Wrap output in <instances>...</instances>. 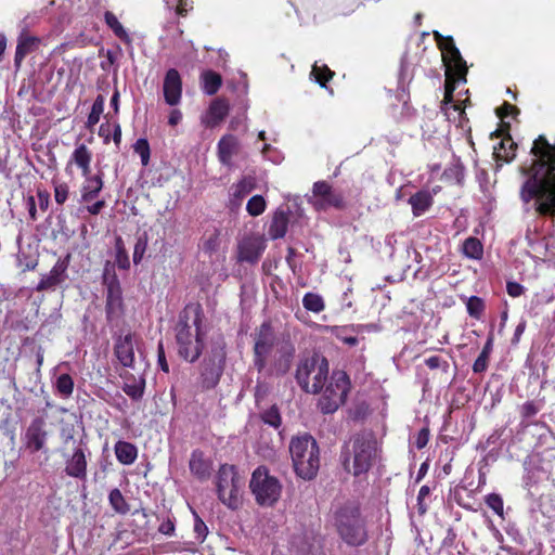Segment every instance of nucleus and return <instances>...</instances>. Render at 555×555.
Masks as SVG:
<instances>
[{
	"label": "nucleus",
	"mask_w": 555,
	"mask_h": 555,
	"mask_svg": "<svg viewBox=\"0 0 555 555\" xmlns=\"http://www.w3.org/2000/svg\"><path fill=\"white\" fill-rule=\"evenodd\" d=\"M530 163L522 164L519 172L526 177L519 196L525 204L535 201V212L541 217H555V143L544 134L534 139Z\"/></svg>",
	"instance_id": "1"
},
{
	"label": "nucleus",
	"mask_w": 555,
	"mask_h": 555,
	"mask_svg": "<svg viewBox=\"0 0 555 555\" xmlns=\"http://www.w3.org/2000/svg\"><path fill=\"white\" fill-rule=\"evenodd\" d=\"M204 311L198 302L188 304L179 313L175 326L178 354L188 362H195L204 349Z\"/></svg>",
	"instance_id": "2"
},
{
	"label": "nucleus",
	"mask_w": 555,
	"mask_h": 555,
	"mask_svg": "<svg viewBox=\"0 0 555 555\" xmlns=\"http://www.w3.org/2000/svg\"><path fill=\"white\" fill-rule=\"evenodd\" d=\"M377 440L370 430H363L350 437L340 452L344 469L358 477L370 470L376 456Z\"/></svg>",
	"instance_id": "3"
},
{
	"label": "nucleus",
	"mask_w": 555,
	"mask_h": 555,
	"mask_svg": "<svg viewBox=\"0 0 555 555\" xmlns=\"http://www.w3.org/2000/svg\"><path fill=\"white\" fill-rule=\"evenodd\" d=\"M333 526L338 537L348 546L359 547L369 541L366 519L356 502L348 501L335 508Z\"/></svg>",
	"instance_id": "4"
},
{
	"label": "nucleus",
	"mask_w": 555,
	"mask_h": 555,
	"mask_svg": "<svg viewBox=\"0 0 555 555\" xmlns=\"http://www.w3.org/2000/svg\"><path fill=\"white\" fill-rule=\"evenodd\" d=\"M289 453L295 474L304 480H312L320 469V448L310 434L295 436L289 442Z\"/></svg>",
	"instance_id": "5"
},
{
	"label": "nucleus",
	"mask_w": 555,
	"mask_h": 555,
	"mask_svg": "<svg viewBox=\"0 0 555 555\" xmlns=\"http://www.w3.org/2000/svg\"><path fill=\"white\" fill-rule=\"evenodd\" d=\"M92 151L85 144L79 143L73 151L66 165V171L72 165H75L85 178L81 186V202L90 203L95 199L104 186V172L99 169L95 175H91Z\"/></svg>",
	"instance_id": "6"
},
{
	"label": "nucleus",
	"mask_w": 555,
	"mask_h": 555,
	"mask_svg": "<svg viewBox=\"0 0 555 555\" xmlns=\"http://www.w3.org/2000/svg\"><path fill=\"white\" fill-rule=\"evenodd\" d=\"M328 370L327 359L314 353L299 363L295 377L305 392L319 393L325 386Z\"/></svg>",
	"instance_id": "7"
},
{
	"label": "nucleus",
	"mask_w": 555,
	"mask_h": 555,
	"mask_svg": "<svg viewBox=\"0 0 555 555\" xmlns=\"http://www.w3.org/2000/svg\"><path fill=\"white\" fill-rule=\"evenodd\" d=\"M350 378L344 371H334L318 401V408L323 414H332L341 406L350 391Z\"/></svg>",
	"instance_id": "8"
},
{
	"label": "nucleus",
	"mask_w": 555,
	"mask_h": 555,
	"mask_svg": "<svg viewBox=\"0 0 555 555\" xmlns=\"http://www.w3.org/2000/svg\"><path fill=\"white\" fill-rule=\"evenodd\" d=\"M249 488L256 502L261 506H273L282 493L280 480L270 475L266 466H259L253 472Z\"/></svg>",
	"instance_id": "9"
},
{
	"label": "nucleus",
	"mask_w": 555,
	"mask_h": 555,
	"mask_svg": "<svg viewBox=\"0 0 555 555\" xmlns=\"http://www.w3.org/2000/svg\"><path fill=\"white\" fill-rule=\"evenodd\" d=\"M225 358V346L220 343L214 344L202 363L198 378V386L202 390L214 389L219 384L223 374Z\"/></svg>",
	"instance_id": "10"
},
{
	"label": "nucleus",
	"mask_w": 555,
	"mask_h": 555,
	"mask_svg": "<svg viewBox=\"0 0 555 555\" xmlns=\"http://www.w3.org/2000/svg\"><path fill=\"white\" fill-rule=\"evenodd\" d=\"M276 336L270 322H263L255 333L253 347V363L258 373L269 365V358L276 350Z\"/></svg>",
	"instance_id": "11"
},
{
	"label": "nucleus",
	"mask_w": 555,
	"mask_h": 555,
	"mask_svg": "<svg viewBox=\"0 0 555 555\" xmlns=\"http://www.w3.org/2000/svg\"><path fill=\"white\" fill-rule=\"evenodd\" d=\"M238 482L240 478L234 465L220 466L216 482L217 495L231 509H236L240 505Z\"/></svg>",
	"instance_id": "12"
},
{
	"label": "nucleus",
	"mask_w": 555,
	"mask_h": 555,
	"mask_svg": "<svg viewBox=\"0 0 555 555\" xmlns=\"http://www.w3.org/2000/svg\"><path fill=\"white\" fill-rule=\"evenodd\" d=\"M106 286L105 313L108 322L119 318L124 312L122 289L114 267L107 261L103 272Z\"/></svg>",
	"instance_id": "13"
},
{
	"label": "nucleus",
	"mask_w": 555,
	"mask_h": 555,
	"mask_svg": "<svg viewBox=\"0 0 555 555\" xmlns=\"http://www.w3.org/2000/svg\"><path fill=\"white\" fill-rule=\"evenodd\" d=\"M312 195L315 198L312 204L318 210H326L330 207L345 209L346 201L340 191L335 190L327 181L321 180L313 183Z\"/></svg>",
	"instance_id": "14"
},
{
	"label": "nucleus",
	"mask_w": 555,
	"mask_h": 555,
	"mask_svg": "<svg viewBox=\"0 0 555 555\" xmlns=\"http://www.w3.org/2000/svg\"><path fill=\"white\" fill-rule=\"evenodd\" d=\"M295 353L296 348L289 338L278 341L275 354L269 366V373L276 376L285 375L292 367Z\"/></svg>",
	"instance_id": "15"
},
{
	"label": "nucleus",
	"mask_w": 555,
	"mask_h": 555,
	"mask_svg": "<svg viewBox=\"0 0 555 555\" xmlns=\"http://www.w3.org/2000/svg\"><path fill=\"white\" fill-rule=\"evenodd\" d=\"M46 422L42 417H35L25 433V446L31 453L43 449L48 433L44 429Z\"/></svg>",
	"instance_id": "16"
},
{
	"label": "nucleus",
	"mask_w": 555,
	"mask_h": 555,
	"mask_svg": "<svg viewBox=\"0 0 555 555\" xmlns=\"http://www.w3.org/2000/svg\"><path fill=\"white\" fill-rule=\"evenodd\" d=\"M266 249V244L260 237H245L237 246V260L240 262L256 263Z\"/></svg>",
	"instance_id": "17"
},
{
	"label": "nucleus",
	"mask_w": 555,
	"mask_h": 555,
	"mask_svg": "<svg viewBox=\"0 0 555 555\" xmlns=\"http://www.w3.org/2000/svg\"><path fill=\"white\" fill-rule=\"evenodd\" d=\"M164 98L167 104L173 106L181 100L182 94V80L179 72L176 68L167 70L164 78Z\"/></svg>",
	"instance_id": "18"
},
{
	"label": "nucleus",
	"mask_w": 555,
	"mask_h": 555,
	"mask_svg": "<svg viewBox=\"0 0 555 555\" xmlns=\"http://www.w3.org/2000/svg\"><path fill=\"white\" fill-rule=\"evenodd\" d=\"M69 264V255L64 259H59L51 269L48 275H44L38 285L36 286L37 292H43L47 289L54 288L60 285L66 279V271Z\"/></svg>",
	"instance_id": "19"
},
{
	"label": "nucleus",
	"mask_w": 555,
	"mask_h": 555,
	"mask_svg": "<svg viewBox=\"0 0 555 555\" xmlns=\"http://www.w3.org/2000/svg\"><path fill=\"white\" fill-rule=\"evenodd\" d=\"M87 455L82 448H76L73 454L66 460L65 473L67 476L86 480L87 479Z\"/></svg>",
	"instance_id": "20"
},
{
	"label": "nucleus",
	"mask_w": 555,
	"mask_h": 555,
	"mask_svg": "<svg viewBox=\"0 0 555 555\" xmlns=\"http://www.w3.org/2000/svg\"><path fill=\"white\" fill-rule=\"evenodd\" d=\"M114 353L122 366L133 367L134 350L133 335L131 333L117 338L114 346Z\"/></svg>",
	"instance_id": "21"
},
{
	"label": "nucleus",
	"mask_w": 555,
	"mask_h": 555,
	"mask_svg": "<svg viewBox=\"0 0 555 555\" xmlns=\"http://www.w3.org/2000/svg\"><path fill=\"white\" fill-rule=\"evenodd\" d=\"M189 468L196 479L205 481L211 476L212 464L210 460L205 457L202 450L196 449L191 453Z\"/></svg>",
	"instance_id": "22"
},
{
	"label": "nucleus",
	"mask_w": 555,
	"mask_h": 555,
	"mask_svg": "<svg viewBox=\"0 0 555 555\" xmlns=\"http://www.w3.org/2000/svg\"><path fill=\"white\" fill-rule=\"evenodd\" d=\"M517 143L514 142L509 133L502 138L498 147H494L493 156L496 168H501L503 163H511L516 157Z\"/></svg>",
	"instance_id": "23"
},
{
	"label": "nucleus",
	"mask_w": 555,
	"mask_h": 555,
	"mask_svg": "<svg viewBox=\"0 0 555 555\" xmlns=\"http://www.w3.org/2000/svg\"><path fill=\"white\" fill-rule=\"evenodd\" d=\"M442 62L446 66V72L451 70L452 73H457L459 77L467 75L468 68L466 61L463 59L456 46L450 47V51L444 52L442 55Z\"/></svg>",
	"instance_id": "24"
},
{
	"label": "nucleus",
	"mask_w": 555,
	"mask_h": 555,
	"mask_svg": "<svg viewBox=\"0 0 555 555\" xmlns=\"http://www.w3.org/2000/svg\"><path fill=\"white\" fill-rule=\"evenodd\" d=\"M238 140L233 134L223 135L218 142V157L221 164L230 166L232 157L238 152Z\"/></svg>",
	"instance_id": "25"
},
{
	"label": "nucleus",
	"mask_w": 555,
	"mask_h": 555,
	"mask_svg": "<svg viewBox=\"0 0 555 555\" xmlns=\"http://www.w3.org/2000/svg\"><path fill=\"white\" fill-rule=\"evenodd\" d=\"M289 223V215L288 211L278 209L272 217L270 227H269V236L272 240L282 238L285 236Z\"/></svg>",
	"instance_id": "26"
},
{
	"label": "nucleus",
	"mask_w": 555,
	"mask_h": 555,
	"mask_svg": "<svg viewBox=\"0 0 555 555\" xmlns=\"http://www.w3.org/2000/svg\"><path fill=\"white\" fill-rule=\"evenodd\" d=\"M39 43L40 39L38 37L21 36L18 38L14 55V64L16 68H18L22 65V62L29 53L34 52L37 49Z\"/></svg>",
	"instance_id": "27"
},
{
	"label": "nucleus",
	"mask_w": 555,
	"mask_h": 555,
	"mask_svg": "<svg viewBox=\"0 0 555 555\" xmlns=\"http://www.w3.org/2000/svg\"><path fill=\"white\" fill-rule=\"evenodd\" d=\"M409 204L412 207L413 216L420 217L431 207L434 197L429 191L421 190L409 198Z\"/></svg>",
	"instance_id": "28"
},
{
	"label": "nucleus",
	"mask_w": 555,
	"mask_h": 555,
	"mask_svg": "<svg viewBox=\"0 0 555 555\" xmlns=\"http://www.w3.org/2000/svg\"><path fill=\"white\" fill-rule=\"evenodd\" d=\"M115 454L119 463L131 465L138 457V449L131 442L117 441L115 444Z\"/></svg>",
	"instance_id": "29"
},
{
	"label": "nucleus",
	"mask_w": 555,
	"mask_h": 555,
	"mask_svg": "<svg viewBox=\"0 0 555 555\" xmlns=\"http://www.w3.org/2000/svg\"><path fill=\"white\" fill-rule=\"evenodd\" d=\"M229 103L224 99H216L208 108L209 125L216 126L221 122L229 114Z\"/></svg>",
	"instance_id": "30"
},
{
	"label": "nucleus",
	"mask_w": 555,
	"mask_h": 555,
	"mask_svg": "<svg viewBox=\"0 0 555 555\" xmlns=\"http://www.w3.org/2000/svg\"><path fill=\"white\" fill-rule=\"evenodd\" d=\"M202 89L204 93L208 95L216 94L222 86V77L219 73L208 69L203 72L202 76Z\"/></svg>",
	"instance_id": "31"
},
{
	"label": "nucleus",
	"mask_w": 555,
	"mask_h": 555,
	"mask_svg": "<svg viewBox=\"0 0 555 555\" xmlns=\"http://www.w3.org/2000/svg\"><path fill=\"white\" fill-rule=\"evenodd\" d=\"M104 21L107 27L114 33V35L120 39L124 43L130 44L131 43V37L127 33V30L124 28L121 23L118 21L117 16L111 12L106 11L104 13Z\"/></svg>",
	"instance_id": "32"
},
{
	"label": "nucleus",
	"mask_w": 555,
	"mask_h": 555,
	"mask_svg": "<svg viewBox=\"0 0 555 555\" xmlns=\"http://www.w3.org/2000/svg\"><path fill=\"white\" fill-rule=\"evenodd\" d=\"M125 378H132V383L126 382L122 386L124 392L133 401L141 400L144 395L145 379L140 377L137 379L133 375L125 376Z\"/></svg>",
	"instance_id": "33"
},
{
	"label": "nucleus",
	"mask_w": 555,
	"mask_h": 555,
	"mask_svg": "<svg viewBox=\"0 0 555 555\" xmlns=\"http://www.w3.org/2000/svg\"><path fill=\"white\" fill-rule=\"evenodd\" d=\"M492 348H493V335H489L480 354L478 356V358L475 360L474 364H473V371L474 373H483L487 371L488 369V365H489V359H490V354L492 352Z\"/></svg>",
	"instance_id": "34"
},
{
	"label": "nucleus",
	"mask_w": 555,
	"mask_h": 555,
	"mask_svg": "<svg viewBox=\"0 0 555 555\" xmlns=\"http://www.w3.org/2000/svg\"><path fill=\"white\" fill-rule=\"evenodd\" d=\"M310 76L321 88L327 89V82L333 79L335 73L326 64L319 65L315 62L312 65Z\"/></svg>",
	"instance_id": "35"
},
{
	"label": "nucleus",
	"mask_w": 555,
	"mask_h": 555,
	"mask_svg": "<svg viewBox=\"0 0 555 555\" xmlns=\"http://www.w3.org/2000/svg\"><path fill=\"white\" fill-rule=\"evenodd\" d=\"M462 253L469 259L479 260L483 256V246L479 238L469 236L463 242Z\"/></svg>",
	"instance_id": "36"
},
{
	"label": "nucleus",
	"mask_w": 555,
	"mask_h": 555,
	"mask_svg": "<svg viewBox=\"0 0 555 555\" xmlns=\"http://www.w3.org/2000/svg\"><path fill=\"white\" fill-rule=\"evenodd\" d=\"M256 189V178L253 176H244L236 184L233 185V197L243 199L246 195Z\"/></svg>",
	"instance_id": "37"
},
{
	"label": "nucleus",
	"mask_w": 555,
	"mask_h": 555,
	"mask_svg": "<svg viewBox=\"0 0 555 555\" xmlns=\"http://www.w3.org/2000/svg\"><path fill=\"white\" fill-rule=\"evenodd\" d=\"M528 245L531 249L538 254V257L541 259H547L553 257L555 254L551 250L554 247V244L551 243L550 238L546 236H542L535 241H528Z\"/></svg>",
	"instance_id": "38"
},
{
	"label": "nucleus",
	"mask_w": 555,
	"mask_h": 555,
	"mask_svg": "<svg viewBox=\"0 0 555 555\" xmlns=\"http://www.w3.org/2000/svg\"><path fill=\"white\" fill-rule=\"evenodd\" d=\"M108 501L112 508L118 514L125 515L130 511L129 504L127 503L121 491L117 488L111 490L108 494Z\"/></svg>",
	"instance_id": "39"
},
{
	"label": "nucleus",
	"mask_w": 555,
	"mask_h": 555,
	"mask_svg": "<svg viewBox=\"0 0 555 555\" xmlns=\"http://www.w3.org/2000/svg\"><path fill=\"white\" fill-rule=\"evenodd\" d=\"M74 379L67 374H61L55 382V389L57 393L63 398H69L74 392Z\"/></svg>",
	"instance_id": "40"
},
{
	"label": "nucleus",
	"mask_w": 555,
	"mask_h": 555,
	"mask_svg": "<svg viewBox=\"0 0 555 555\" xmlns=\"http://www.w3.org/2000/svg\"><path fill=\"white\" fill-rule=\"evenodd\" d=\"M302 306L306 310L313 313H320L325 309L323 298L315 293H307L302 298Z\"/></svg>",
	"instance_id": "41"
},
{
	"label": "nucleus",
	"mask_w": 555,
	"mask_h": 555,
	"mask_svg": "<svg viewBox=\"0 0 555 555\" xmlns=\"http://www.w3.org/2000/svg\"><path fill=\"white\" fill-rule=\"evenodd\" d=\"M115 250H116V258H115L116 266L121 270H128L130 268V260H129V256L126 250V247H125L121 236H117L115 238Z\"/></svg>",
	"instance_id": "42"
},
{
	"label": "nucleus",
	"mask_w": 555,
	"mask_h": 555,
	"mask_svg": "<svg viewBox=\"0 0 555 555\" xmlns=\"http://www.w3.org/2000/svg\"><path fill=\"white\" fill-rule=\"evenodd\" d=\"M104 102L103 95L99 94L92 104L91 112L88 115L86 124L87 128L92 129L100 121V117L104 111Z\"/></svg>",
	"instance_id": "43"
},
{
	"label": "nucleus",
	"mask_w": 555,
	"mask_h": 555,
	"mask_svg": "<svg viewBox=\"0 0 555 555\" xmlns=\"http://www.w3.org/2000/svg\"><path fill=\"white\" fill-rule=\"evenodd\" d=\"M260 418L264 424L275 429L280 428V426L282 425L281 413L275 404L271 405L269 409L261 412Z\"/></svg>",
	"instance_id": "44"
},
{
	"label": "nucleus",
	"mask_w": 555,
	"mask_h": 555,
	"mask_svg": "<svg viewBox=\"0 0 555 555\" xmlns=\"http://www.w3.org/2000/svg\"><path fill=\"white\" fill-rule=\"evenodd\" d=\"M266 207L267 203L262 195L251 196L246 204V210L253 217H257L263 214Z\"/></svg>",
	"instance_id": "45"
},
{
	"label": "nucleus",
	"mask_w": 555,
	"mask_h": 555,
	"mask_svg": "<svg viewBox=\"0 0 555 555\" xmlns=\"http://www.w3.org/2000/svg\"><path fill=\"white\" fill-rule=\"evenodd\" d=\"M486 305L482 298L478 296H470L466 302L468 314L476 320H479L485 311Z\"/></svg>",
	"instance_id": "46"
},
{
	"label": "nucleus",
	"mask_w": 555,
	"mask_h": 555,
	"mask_svg": "<svg viewBox=\"0 0 555 555\" xmlns=\"http://www.w3.org/2000/svg\"><path fill=\"white\" fill-rule=\"evenodd\" d=\"M133 151L137 153L143 166H147L151 158V149L149 141L145 138H140L133 144Z\"/></svg>",
	"instance_id": "47"
},
{
	"label": "nucleus",
	"mask_w": 555,
	"mask_h": 555,
	"mask_svg": "<svg viewBox=\"0 0 555 555\" xmlns=\"http://www.w3.org/2000/svg\"><path fill=\"white\" fill-rule=\"evenodd\" d=\"M147 243H149V237L145 232L137 238V242H135L134 248H133V256H132L133 262L135 264L140 263L141 260L143 259L144 254L147 248Z\"/></svg>",
	"instance_id": "48"
},
{
	"label": "nucleus",
	"mask_w": 555,
	"mask_h": 555,
	"mask_svg": "<svg viewBox=\"0 0 555 555\" xmlns=\"http://www.w3.org/2000/svg\"><path fill=\"white\" fill-rule=\"evenodd\" d=\"M485 502L489 508H491L496 515L503 516L504 514V502L500 494L490 493L486 496Z\"/></svg>",
	"instance_id": "49"
},
{
	"label": "nucleus",
	"mask_w": 555,
	"mask_h": 555,
	"mask_svg": "<svg viewBox=\"0 0 555 555\" xmlns=\"http://www.w3.org/2000/svg\"><path fill=\"white\" fill-rule=\"evenodd\" d=\"M466 76H457V73H452L451 70L446 72V80H444V92L446 93H454L456 89V85L460 82H466Z\"/></svg>",
	"instance_id": "50"
},
{
	"label": "nucleus",
	"mask_w": 555,
	"mask_h": 555,
	"mask_svg": "<svg viewBox=\"0 0 555 555\" xmlns=\"http://www.w3.org/2000/svg\"><path fill=\"white\" fill-rule=\"evenodd\" d=\"M425 364L430 370H441L443 373L449 371V362L440 356H430L425 359Z\"/></svg>",
	"instance_id": "51"
},
{
	"label": "nucleus",
	"mask_w": 555,
	"mask_h": 555,
	"mask_svg": "<svg viewBox=\"0 0 555 555\" xmlns=\"http://www.w3.org/2000/svg\"><path fill=\"white\" fill-rule=\"evenodd\" d=\"M54 199L56 204L63 205L69 195V186L65 182H53Z\"/></svg>",
	"instance_id": "52"
},
{
	"label": "nucleus",
	"mask_w": 555,
	"mask_h": 555,
	"mask_svg": "<svg viewBox=\"0 0 555 555\" xmlns=\"http://www.w3.org/2000/svg\"><path fill=\"white\" fill-rule=\"evenodd\" d=\"M433 35L437 43V47L441 51L442 55L444 54V52L450 51V47L455 46L453 37L451 36H443L437 30H435Z\"/></svg>",
	"instance_id": "53"
},
{
	"label": "nucleus",
	"mask_w": 555,
	"mask_h": 555,
	"mask_svg": "<svg viewBox=\"0 0 555 555\" xmlns=\"http://www.w3.org/2000/svg\"><path fill=\"white\" fill-rule=\"evenodd\" d=\"M193 515H194L195 537L199 542H203L208 534V528H207L206 524L204 522V520L198 516V514L196 512H193Z\"/></svg>",
	"instance_id": "54"
},
{
	"label": "nucleus",
	"mask_w": 555,
	"mask_h": 555,
	"mask_svg": "<svg viewBox=\"0 0 555 555\" xmlns=\"http://www.w3.org/2000/svg\"><path fill=\"white\" fill-rule=\"evenodd\" d=\"M540 406L534 401H526L520 408V414L524 418H530L537 415Z\"/></svg>",
	"instance_id": "55"
},
{
	"label": "nucleus",
	"mask_w": 555,
	"mask_h": 555,
	"mask_svg": "<svg viewBox=\"0 0 555 555\" xmlns=\"http://www.w3.org/2000/svg\"><path fill=\"white\" fill-rule=\"evenodd\" d=\"M429 429L427 427H423L416 435L414 444L417 450L424 449L429 441Z\"/></svg>",
	"instance_id": "56"
},
{
	"label": "nucleus",
	"mask_w": 555,
	"mask_h": 555,
	"mask_svg": "<svg viewBox=\"0 0 555 555\" xmlns=\"http://www.w3.org/2000/svg\"><path fill=\"white\" fill-rule=\"evenodd\" d=\"M429 494H430L429 486H427V485L422 486L418 491V495H417V506H418V512L421 514H424L426 512V505L424 504V501H425L426 496H428Z\"/></svg>",
	"instance_id": "57"
},
{
	"label": "nucleus",
	"mask_w": 555,
	"mask_h": 555,
	"mask_svg": "<svg viewBox=\"0 0 555 555\" xmlns=\"http://www.w3.org/2000/svg\"><path fill=\"white\" fill-rule=\"evenodd\" d=\"M506 292L511 297H519L525 293V287L517 282H507Z\"/></svg>",
	"instance_id": "58"
},
{
	"label": "nucleus",
	"mask_w": 555,
	"mask_h": 555,
	"mask_svg": "<svg viewBox=\"0 0 555 555\" xmlns=\"http://www.w3.org/2000/svg\"><path fill=\"white\" fill-rule=\"evenodd\" d=\"M519 109L515 106V105H512L511 103L508 102H504L498 109H496V115L500 117V118H505L507 117L508 115L513 114V113H518Z\"/></svg>",
	"instance_id": "59"
},
{
	"label": "nucleus",
	"mask_w": 555,
	"mask_h": 555,
	"mask_svg": "<svg viewBox=\"0 0 555 555\" xmlns=\"http://www.w3.org/2000/svg\"><path fill=\"white\" fill-rule=\"evenodd\" d=\"M157 362H158V366L160 367V370L163 372H165V373L169 372V365H168V362L166 360V354H165L163 343L158 344V348H157Z\"/></svg>",
	"instance_id": "60"
},
{
	"label": "nucleus",
	"mask_w": 555,
	"mask_h": 555,
	"mask_svg": "<svg viewBox=\"0 0 555 555\" xmlns=\"http://www.w3.org/2000/svg\"><path fill=\"white\" fill-rule=\"evenodd\" d=\"M37 197H38V203H39L40 209L42 211H46L50 205V193L46 190L38 189Z\"/></svg>",
	"instance_id": "61"
},
{
	"label": "nucleus",
	"mask_w": 555,
	"mask_h": 555,
	"mask_svg": "<svg viewBox=\"0 0 555 555\" xmlns=\"http://www.w3.org/2000/svg\"><path fill=\"white\" fill-rule=\"evenodd\" d=\"M112 139L117 150L120 149L121 143V127L118 121L113 124V132L111 131Z\"/></svg>",
	"instance_id": "62"
},
{
	"label": "nucleus",
	"mask_w": 555,
	"mask_h": 555,
	"mask_svg": "<svg viewBox=\"0 0 555 555\" xmlns=\"http://www.w3.org/2000/svg\"><path fill=\"white\" fill-rule=\"evenodd\" d=\"M113 129V125H111L108 121L104 122L100 126L99 129V135L103 138V142L107 144L111 140V131Z\"/></svg>",
	"instance_id": "63"
},
{
	"label": "nucleus",
	"mask_w": 555,
	"mask_h": 555,
	"mask_svg": "<svg viewBox=\"0 0 555 555\" xmlns=\"http://www.w3.org/2000/svg\"><path fill=\"white\" fill-rule=\"evenodd\" d=\"M171 4L176 3V13L179 16H186L189 12L188 3L185 0H170Z\"/></svg>",
	"instance_id": "64"
}]
</instances>
